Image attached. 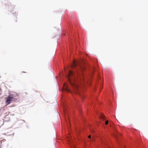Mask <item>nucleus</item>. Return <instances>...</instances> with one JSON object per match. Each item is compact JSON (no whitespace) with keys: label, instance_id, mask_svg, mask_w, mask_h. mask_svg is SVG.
<instances>
[{"label":"nucleus","instance_id":"7","mask_svg":"<svg viewBox=\"0 0 148 148\" xmlns=\"http://www.w3.org/2000/svg\"><path fill=\"white\" fill-rule=\"evenodd\" d=\"M108 121H106L105 122V124H106V125H107L108 124Z\"/></svg>","mask_w":148,"mask_h":148},{"label":"nucleus","instance_id":"2","mask_svg":"<svg viewBox=\"0 0 148 148\" xmlns=\"http://www.w3.org/2000/svg\"><path fill=\"white\" fill-rule=\"evenodd\" d=\"M16 95H10L5 98V103L6 105L10 104L12 101H15L17 100Z\"/></svg>","mask_w":148,"mask_h":148},{"label":"nucleus","instance_id":"1","mask_svg":"<svg viewBox=\"0 0 148 148\" xmlns=\"http://www.w3.org/2000/svg\"><path fill=\"white\" fill-rule=\"evenodd\" d=\"M76 77V75H75L71 71H69L68 75L67 76V78L73 87L74 92L78 93L77 90L78 88V86L77 84L74 82Z\"/></svg>","mask_w":148,"mask_h":148},{"label":"nucleus","instance_id":"8","mask_svg":"<svg viewBox=\"0 0 148 148\" xmlns=\"http://www.w3.org/2000/svg\"><path fill=\"white\" fill-rule=\"evenodd\" d=\"M88 138H91V136L90 135H89L88 136Z\"/></svg>","mask_w":148,"mask_h":148},{"label":"nucleus","instance_id":"6","mask_svg":"<svg viewBox=\"0 0 148 148\" xmlns=\"http://www.w3.org/2000/svg\"><path fill=\"white\" fill-rule=\"evenodd\" d=\"M80 69H81V71H83V70L85 69V68L84 67H81L80 66Z\"/></svg>","mask_w":148,"mask_h":148},{"label":"nucleus","instance_id":"9","mask_svg":"<svg viewBox=\"0 0 148 148\" xmlns=\"http://www.w3.org/2000/svg\"><path fill=\"white\" fill-rule=\"evenodd\" d=\"M101 142L102 143H103V140H101Z\"/></svg>","mask_w":148,"mask_h":148},{"label":"nucleus","instance_id":"3","mask_svg":"<svg viewBox=\"0 0 148 148\" xmlns=\"http://www.w3.org/2000/svg\"><path fill=\"white\" fill-rule=\"evenodd\" d=\"M99 117L102 120H104L105 119L104 116L102 114H100Z\"/></svg>","mask_w":148,"mask_h":148},{"label":"nucleus","instance_id":"5","mask_svg":"<svg viewBox=\"0 0 148 148\" xmlns=\"http://www.w3.org/2000/svg\"><path fill=\"white\" fill-rule=\"evenodd\" d=\"M64 88L65 90L66 91L68 92H71V90L69 89H68L66 87L65 88L64 87Z\"/></svg>","mask_w":148,"mask_h":148},{"label":"nucleus","instance_id":"10","mask_svg":"<svg viewBox=\"0 0 148 148\" xmlns=\"http://www.w3.org/2000/svg\"><path fill=\"white\" fill-rule=\"evenodd\" d=\"M94 140V138H93L92 139V140Z\"/></svg>","mask_w":148,"mask_h":148},{"label":"nucleus","instance_id":"4","mask_svg":"<svg viewBox=\"0 0 148 148\" xmlns=\"http://www.w3.org/2000/svg\"><path fill=\"white\" fill-rule=\"evenodd\" d=\"M77 62H76L74 61L73 62V66L74 67H75V66H76L77 65Z\"/></svg>","mask_w":148,"mask_h":148}]
</instances>
